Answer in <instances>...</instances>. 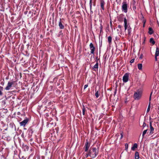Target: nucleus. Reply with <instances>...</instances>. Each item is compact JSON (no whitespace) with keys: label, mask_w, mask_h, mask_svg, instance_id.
<instances>
[{"label":"nucleus","mask_w":159,"mask_h":159,"mask_svg":"<svg viewBox=\"0 0 159 159\" xmlns=\"http://www.w3.org/2000/svg\"><path fill=\"white\" fill-rule=\"evenodd\" d=\"M90 153L89 152V153L87 154H86V158L88 157L89 156H90Z\"/></svg>","instance_id":"obj_32"},{"label":"nucleus","mask_w":159,"mask_h":159,"mask_svg":"<svg viewBox=\"0 0 159 159\" xmlns=\"http://www.w3.org/2000/svg\"><path fill=\"white\" fill-rule=\"evenodd\" d=\"M139 152H136L135 154V159H139Z\"/></svg>","instance_id":"obj_13"},{"label":"nucleus","mask_w":159,"mask_h":159,"mask_svg":"<svg viewBox=\"0 0 159 159\" xmlns=\"http://www.w3.org/2000/svg\"><path fill=\"white\" fill-rule=\"evenodd\" d=\"M150 43H152L153 45H154L155 43V41H154L153 39L152 38H151L150 40Z\"/></svg>","instance_id":"obj_19"},{"label":"nucleus","mask_w":159,"mask_h":159,"mask_svg":"<svg viewBox=\"0 0 159 159\" xmlns=\"http://www.w3.org/2000/svg\"><path fill=\"white\" fill-rule=\"evenodd\" d=\"M120 135H121V137H120V139H122L123 138V132H121L120 133Z\"/></svg>","instance_id":"obj_29"},{"label":"nucleus","mask_w":159,"mask_h":159,"mask_svg":"<svg viewBox=\"0 0 159 159\" xmlns=\"http://www.w3.org/2000/svg\"><path fill=\"white\" fill-rule=\"evenodd\" d=\"M143 27H144V26L145 23V21L143 20Z\"/></svg>","instance_id":"obj_41"},{"label":"nucleus","mask_w":159,"mask_h":159,"mask_svg":"<svg viewBox=\"0 0 159 159\" xmlns=\"http://www.w3.org/2000/svg\"><path fill=\"white\" fill-rule=\"evenodd\" d=\"M124 22V23L125 30V31L127 30L128 34L129 36L131 34V32L132 31L131 28L129 25L127 24V20L126 18H125Z\"/></svg>","instance_id":"obj_2"},{"label":"nucleus","mask_w":159,"mask_h":159,"mask_svg":"<svg viewBox=\"0 0 159 159\" xmlns=\"http://www.w3.org/2000/svg\"><path fill=\"white\" fill-rule=\"evenodd\" d=\"M123 81L125 83L127 82L129 80V74L128 73H125V74L123 77Z\"/></svg>","instance_id":"obj_6"},{"label":"nucleus","mask_w":159,"mask_h":159,"mask_svg":"<svg viewBox=\"0 0 159 159\" xmlns=\"http://www.w3.org/2000/svg\"><path fill=\"white\" fill-rule=\"evenodd\" d=\"M134 61V59H131L130 61V63H133Z\"/></svg>","instance_id":"obj_30"},{"label":"nucleus","mask_w":159,"mask_h":159,"mask_svg":"<svg viewBox=\"0 0 159 159\" xmlns=\"http://www.w3.org/2000/svg\"><path fill=\"white\" fill-rule=\"evenodd\" d=\"M125 150L126 151H127L128 148V144L127 143L125 144Z\"/></svg>","instance_id":"obj_26"},{"label":"nucleus","mask_w":159,"mask_h":159,"mask_svg":"<svg viewBox=\"0 0 159 159\" xmlns=\"http://www.w3.org/2000/svg\"><path fill=\"white\" fill-rule=\"evenodd\" d=\"M88 86V85L87 84H85L84 85V89H85Z\"/></svg>","instance_id":"obj_34"},{"label":"nucleus","mask_w":159,"mask_h":159,"mask_svg":"<svg viewBox=\"0 0 159 159\" xmlns=\"http://www.w3.org/2000/svg\"><path fill=\"white\" fill-rule=\"evenodd\" d=\"M122 6V10L125 13L127 12V5L125 2H123Z\"/></svg>","instance_id":"obj_5"},{"label":"nucleus","mask_w":159,"mask_h":159,"mask_svg":"<svg viewBox=\"0 0 159 159\" xmlns=\"http://www.w3.org/2000/svg\"><path fill=\"white\" fill-rule=\"evenodd\" d=\"M1 84L2 85H4V82L3 81H2L1 83Z\"/></svg>","instance_id":"obj_38"},{"label":"nucleus","mask_w":159,"mask_h":159,"mask_svg":"<svg viewBox=\"0 0 159 159\" xmlns=\"http://www.w3.org/2000/svg\"><path fill=\"white\" fill-rule=\"evenodd\" d=\"M90 48L91 50L90 53L91 54H94V52L95 49V48L93 44L91 43L89 45Z\"/></svg>","instance_id":"obj_9"},{"label":"nucleus","mask_w":159,"mask_h":159,"mask_svg":"<svg viewBox=\"0 0 159 159\" xmlns=\"http://www.w3.org/2000/svg\"><path fill=\"white\" fill-rule=\"evenodd\" d=\"M152 92L151 93V94H150V97H149V101H150L151 100V96H152Z\"/></svg>","instance_id":"obj_31"},{"label":"nucleus","mask_w":159,"mask_h":159,"mask_svg":"<svg viewBox=\"0 0 159 159\" xmlns=\"http://www.w3.org/2000/svg\"><path fill=\"white\" fill-rule=\"evenodd\" d=\"M155 56V60L156 61H157V56Z\"/></svg>","instance_id":"obj_40"},{"label":"nucleus","mask_w":159,"mask_h":159,"mask_svg":"<svg viewBox=\"0 0 159 159\" xmlns=\"http://www.w3.org/2000/svg\"><path fill=\"white\" fill-rule=\"evenodd\" d=\"M110 23H111V22H110Z\"/></svg>","instance_id":"obj_43"},{"label":"nucleus","mask_w":159,"mask_h":159,"mask_svg":"<svg viewBox=\"0 0 159 159\" xmlns=\"http://www.w3.org/2000/svg\"><path fill=\"white\" fill-rule=\"evenodd\" d=\"M59 25L60 29H63L64 27V25L62 24L61 21L59 22Z\"/></svg>","instance_id":"obj_17"},{"label":"nucleus","mask_w":159,"mask_h":159,"mask_svg":"<svg viewBox=\"0 0 159 159\" xmlns=\"http://www.w3.org/2000/svg\"><path fill=\"white\" fill-rule=\"evenodd\" d=\"M121 27H122V26L120 25H119L118 26V27L120 29H121Z\"/></svg>","instance_id":"obj_37"},{"label":"nucleus","mask_w":159,"mask_h":159,"mask_svg":"<svg viewBox=\"0 0 159 159\" xmlns=\"http://www.w3.org/2000/svg\"><path fill=\"white\" fill-rule=\"evenodd\" d=\"M19 157L20 159H25V158L24 157V156H21L19 155Z\"/></svg>","instance_id":"obj_28"},{"label":"nucleus","mask_w":159,"mask_h":159,"mask_svg":"<svg viewBox=\"0 0 159 159\" xmlns=\"http://www.w3.org/2000/svg\"><path fill=\"white\" fill-rule=\"evenodd\" d=\"M25 147L26 148L27 150H28L29 149V147L27 146H25Z\"/></svg>","instance_id":"obj_36"},{"label":"nucleus","mask_w":159,"mask_h":159,"mask_svg":"<svg viewBox=\"0 0 159 159\" xmlns=\"http://www.w3.org/2000/svg\"><path fill=\"white\" fill-rule=\"evenodd\" d=\"M142 57H143V55L142 54H141L140 57H139V58L140 59H142Z\"/></svg>","instance_id":"obj_39"},{"label":"nucleus","mask_w":159,"mask_h":159,"mask_svg":"<svg viewBox=\"0 0 159 159\" xmlns=\"http://www.w3.org/2000/svg\"><path fill=\"white\" fill-rule=\"evenodd\" d=\"M93 5H94V6H95V4H93Z\"/></svg>","instance_id":"obj_42"},{"label":"nucleus","mask_w":159,"mask_h":159,"mask_svg":"<svg viewBox=\"0 0 159 159\" xmlns=\"http://www.w3.org/2000/svg\"><path fill=\"white\" fill-rule=\"evenodd\" d=\"M112 40V37L111 36H109L108 38V42L109 44L111 43Z\"/></svg>","instance_id":"obj_18"},{"label":"nucleus","mask_w":159,"mask_h":159,"mask_svg":"<svg viewBox=\"0 0 159 159\" xmlns=\"http://www.w3.org/2000/svg\"><path fill=\"white\" fill-rule=\"evenodd\" d=\"M156 56H159V49L158 47H157L155 53V55Z\"/></svg>","instance_id":"obj_12"},{"label":"nucleus","mask_w":159,"mask_h":159,"mask_svg":"<svg viewBox=\"0 0 159 159\" xmlns=\"http://www.w3.org/2000/svg\"><path fill=\"white\" fill-rule=\"evenodd\" d=\"M90 144L89 143L87 140H86L84 147L85 152H87L90 147Z\"/></svg>","instance_id":"obj_7"},{"label":"nucleus","mask_w":159,"mask_h":159,"mask_svg":"<svg viewBox=\"0 0 159 159\" xmlns=\"http://www.w3.org/2000/svg\"><path fill=\"white\" fill-rule=\"evenodd\" d=\"M146 126V124L145 123V122H144L143 123V128H144V127H145Z\"/></svg>","instance_id":"obj_33"},{"label":"nucleus","mask_w":159,"mask_h":159,"mask_svg":"<svg viewBox=\"0 0 159 159\" xmlns=\"http://www.w3.org/2000/svg\"><path fill=\"white\" fill-rule=\"evenodd\" d=\"M142 95V92L140 90H138L134 95V98L135 100H139L141 98Z\"/></svg>","instance_id":"obj_3"},{"label":"nucleus","mask_w":159,"mask_h":159,"mask_svg":"<svg viewBox=\"0 0 159 159\" xmlns=\"http://www.w3.org/2000/svg\"><path fill=\"white\" fill-rule=\"evenodd\" d=\"M98 62H97L94 65L93 67V69L98 68Z\"/></svg>","instance_id":"obj_23"},{"label":"nucleus","mask_w":159,"mask_h":159,"mask_svg":"<svg viewBox=\"0 0 159 159\" xmlns=\"http://www.w3.org/2000/svg\"><path fill=\"white\" fill-rule=\"evenodd\" d=\"M138 146V145L136 143H134L133 147L131 148V149L134 151V150L136 148H137Z\"/></svg>","instance_id":"obj_14"},{"label":"nucleus","mask_w":159,"mask_h":159,"mask_svg":"<svg viewBox=\"0 0 159 159\" xmlns=\"http://www.w3.org/2000/svg\"><path fill=\"white\" fill-rule=\"evenodd\" d=\"M153 31L151 27L149 28H148V33L150 34H153Z\"/></svg>","instance_id":"obj_16"},{"label":"nucleus","mask_w":159,"mask_h":159,"mask_svg":"<svg viewBox=\"0 0 159 159\" xmlns=\"http://www.w3.org/2000/svg\"><path fill=\"white\" fill-rule=\"evenodd\" d=\"M116 1H117V0H116Z\"/></svg>","instance_id":"obj_44"},{"label":"nucleus","mask_w":159,"mask_h":159,"mask_svg":"<svg viewBox=\"0 0 159 159\" xmlns=\"http://www.w3.org/2000/svg\"><path fill=\"white\" fill-rule=\"evenodd\" d=\"M3 90V88L2 86H0V95L2 96V91Z\"/></svg>","instance_id":"obj_21"},{"label":"nucleus","mask_w":159,"mask_h":159,"mask_svg":"<svg viewBox=\"0 0 159 159\" xmlns=\"http://www.w3.org/2000/svg\"><path fill=\"white\" fill-rule=\"evenodd\" d=\"M13 83V82H8L7 86L5 88V89L7 90H10L11 87H12Z\"/></svg>","instance_id":"obj_4"},{"label":"nucleus","mask_w":159,"mask_h":159,"mask_svg":"<svg viewBox=\"0 0 159 159\" xmlns=\"http://www.w3.org/2000/svg\"><path fill=\"white\" fill-rule=\"evenodd\" d=\"M28 119L27 118L25 119L20 123V126L25 127L26 124L28 123Z\"/></svg>","instance_id":"obj_8"},{"label":"nucleus","mask_w":159,"mask_h":159,"mask_svg":"<svg viewBox=\"0 0 159 159\" xmlns=\"http://www.w3.org/2000/svg\"><path fill=\"white\" fill-rule=\"evenodd\" d=\"M95 91H96V93H95V95L96 97V98H97L99 97V92L98 91H96V90Z\"/></svg>","instance_id":"obj_20"},{"label":"nucleus","mask_w":159,"mask_h":159,"mask_svg":"<svg viewBox=\"0 0 159 159\" xmlns=\"http://www.w3.org/2000/svg\"><path fill=\"white\" fill-rule=\"evenodd\" d=\"M150 134H152L153 133V131H154V128L152 126V123L150 122Z\"/></svg>","instance_id":"obj_11"},{"label":"nucleus","mask_w":159,"mask_h":159,"mask_svg":"<svg viewBox=\"0 0 159 159\" xmlns=\"http://www.w3.org/2000/svg\"><path fill=\"white\" fill-rule=\"evenodd\" d=\"M100 5L101 7L102 10H104V5L105 4V2L104 0H100Z\"/></svg>","instance_id":"obj_10"},{"label":"nucleus","mask_w":159,"mask_h":159,"mask_svg":"<svg viewBox=\"0 0 159 159\" xmlns=\"http://www.w3.org/2000/svg\"><path fill=\"white\" fill-rule=\"evenodd\" d=\"M150 109V102L149 103V105L148 106V108L147 110V112H148L149 111Z\"/></svg>","instance_id":"obj_27"},{"label":"nucleus","mask_w":159,"mask_h":159,"mask_svg":"<svg viewBox=\"0 0 159 159\" xmlns=\"http://www.w3.org/2000/svg\"><path fill=\"white\" fill-rule=\"evenodd\" d=\"M142 64L141 63H139L138 64V69L140 70H141L142 69Z\"/></svg>","instance_id":"obj_15"},{"label":"nucleus","mask_w":159,"mask_h":159,"mask_svg":"<svg viewBox=\"0 0 159 159\" xmlns=\"http://www.w3.org/2000/svg\"><path fill=\"white\" fill-rule=\"evenodd\" d=\"M85 108L84 106H83V108L82 109V113L83 115H85Z\"/></svg>","instance_id":"obj_25"},{"label":"nucleus","mask_w":159,"mask_h":159,"mask_svg":"<svg viewBox=\"0 0 159 159\" xmlns=\"http://www.w3.org/2000/svg\"><path fill=\"white\" fill-rule=\"evenodd\" d=\"M90 157L92 158H95L98 154V151L96 148H93L91 150L89 151Z\"/></svg>","instance_id":"obj_1"},{"label":"nucleus","mask_w":159,"mask_h":159,"mask_svg":"<svg viewBox=\"0 0 159 159\" xmlns=\"http://www.w3.org/2000/svg\"><path fill=\"white\" fill-rule=\"evenodd\" d=\"M102 25H101V26L100 27V31H102Z\"/></svg>","instance_id":"obj_35"},{"label":"nucleus","mask_w":159,"mask_h":159,"mask_svg":"<svg viewBox=\"0 0 159 159\" xmlns=\"http://www.w3.org/2000/svg\"><path fill=\"white\" fill-rule=\"evenodd\" d=\"M148 130V129H146V130H144L143 131V134H142V136H143V137L144 136V135L146 133H147V132Z\"/></svg>","instance_id":"obj_22"},{"label":"nucleus","mask_w":159,"mask_h":159,"mask_svg":"<svg viewBox=\"0 0 159 159\" xmlns=\"http://www.w3.org/2000/svg\"><path fill=\"white\" fill-rule=\"evenodd\" d=\"M92 0H90L89 5H90V10L91 11V9H92Z\"/></svg>","instance_id":"obj_24"}]
</instances>
